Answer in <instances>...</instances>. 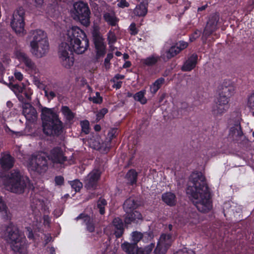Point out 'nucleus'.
I'll return each mask as SVG.
<instances>
[{
    "instance_id": "obj_50",
    "label": "nucleus",
    "mask_w": 254,
    "mask_h": 254,
    "mask_svg": "<svg viewBox=\"0 0 254 254\" xmlns=\"http://www.w3.org/2000/svg\"><path fill=\"white\" fill-rule=\"evenodd\" d=\"M201 34L200 31H195L190 37V42L193 41L195 39L198 38Z\"/></svg>"
},
{
    "instance_id": "obj_55",
    "label": "nucleus",
    "mask_w": 254,
    "mask_h": 254,
    "mask_svg": "<svg viewBox=\"0 0 254 254\" xmlns=\"http://www.w3.org/2000/svg\"><path fill=\"white\" fill-rule=\"evenodd\" d=\"M32 93L33 92L30 89L28 88L26 89L25 95L28 100L31 99V96L32 94Z\"/></svg>"
},
{
    "instance_id": "obj_44",
    "label": "nucleus",
    "mask_w": 254,
    "mask_h": 254,
    "mask_svg": "<svg viewBox=\"0 0 254 254\" xmlns=\"http://www.w3.org/2000/svg\"><path fill=\"white\" fill-rule=\"evenodd\" d=\"M80 125L82 128V131L85 134H88L89 132V122L87 121H83L80 122Z\"/></svg>"
},
{
    "instance_id": "obj_54",
    "label": "nucleus",
    "mask_w": 254,
    "mask_h": 254,
    "mask_svg": "<svg viewBox=\"0 0 254 254\" xmlns=\"http://www.w3.org/2000/svg\"><path fill=\"white\" fill-rule=\"evenodd\" d=\"M14 75L15 77L18 80L21 81L22 80L23 77L22 74L20 72L15 71Z\"/></svg>"
},
{
    "instance_id": "obj_29",
    "label": "nucleus",
    "mask_w": 254,
    "mask_h": 254,
    "mask_svg": "<svg viewBox=\"0 0 254 254\" xmlns=\"http://www.w3.org/2000/svg\"><path fill=\"white\" fill-rule=\"evenodd\" d=\"M146 3H143L140 2V3L137 5L134 10V13L139 16H143L146 15L147 9Z\"/></svg>"
},
{
    "instance_id": "obj_63",
    "label": "nucleus",
    "mask_w": 254,
    "mask_h": 254,
    "mask_svg": "<svg viewBox=\"0 0 254 254\" xmlns=\"http://www.w3.org/2000/svg\"><path fill=\"white\" fill-rule=\"evenodd\" d=\"M4 130H5V131L6 132H8L9 131H10V132H13V131H12V130H11L9 128V127H8L7 125L4 126Z\"/></svg>"
},
{
    "instance_id": "obj_38",
    "label": "nucleus",
    "mask_w": 254,
    "mask_h": 254,
    "mask_svg": "<svg viewBox=\"0 0 254 254\" xmlns=\"http://www.w3.org/2000/svg\"><path fill=\"white\" fill-rule=\"evenodd\" d=\"M143 235L138 232H133L131 233V241L137 245V243L142 238Z\"/></svg>"
},
{
    "instance_id": "obj_18",
    "label": "nucleus",
    "mask_w": 254,
    "mask_h": 254,
    "mask_svg": "<svg viewBox=\"0 0 254 254\" xmlns=\"http://www.w3.org/2000/svg\"><path fill=\"white\" fill-rule=\"evenodd\" d=\"M14 158L8 153H2L0 158V164L1 168L5 170L11 169L14 165Z\"/></svg>"
},
{
    "instance_id": "obj_22",
    "label": "nucleus",
    "mask_w": 254,
    "mask_h": 254,
    "mask_svg": "<svg viewBox=\"0 0 254 254\" xmlns=\"http://www.w3.org/2000/svg\"><path fill=\"white\" fill-rule=\"evenodd\" d=\"M23 114L27 120H30L36 118L37 112L30 104H25L23 107Z\"/></svg>"
},
{
    "instance_id": "obj_20",
    "label": "nucleus",
    "mask_w": 254,
    "mask_h": 254,
    "mask_svg": "<svg viewBox=\"0 0 254 254\" xmlns=\"http://www.w3.org/2000/svg\"><path fill=\"white\" fill-rule=\"evenodd\" d=\"M197 60V56L196 54H192L184 63L182 67L183 71H189L193 69L196 64Z\"/></svg>"
},
{
    "instance_id": "obj_13",
    "label": "nucleus",
    "mask_w": 254,
    "mask_h": 254,
    "mask_svg": "<svg viewBox=\"0 0 254 254\" xmlns=\"http://www.w3.org/2000/svg\"><path fill=\"white\" fill-rule=\"evenodd\" d=\"M19 61L26 66V70L31 74L39 72V69L35 63L25 53L20 52L17 55Z\"/></svg>"
},
{
    "instance_id": "obj_19",
    "label": "nucleus",
    "mask_w": 254,
    "mask_h": 254,
    "mask_svg": "<svg viewBox=\"0 0 254 254\" xmlns=\"http://www.w3.org/2000/svg\"><path fill=\"white\" fill-rule=\"evenodd\" d=\"M242 135L243 132L240 123L239 121H237L230 127L229 136L233 140H238Z\"/></svg>"
},
{
    "instance_id": "obj_43",
    "label": "nucleus",
    "mask_w": 254,
    "mask_h": 254,
    "mask_svg": "<svg viewBox=\"0 0 254 254\" xmlns=\"http://www.w3.org/2000/svg\"><path fill=\"white\" fill-rule=\"evenodd\" d=\"M89 100L96 104H100L102 102L103 99L99 92H96L95 95L90 97Z\"/></svg>"
},
{
    "instance_id": "obj_64",
    "label": "nucleus",
    "mask_w": 254,
    "mask_h": 254,
    "mask_svg": "<svg viewBox=\"0 0 254 254\" xmlns=\"http://www.w3.org/2000/svg\"><path fill=\"white\" fill-rule=\"evenodd\" d=\"M94 129L97 131H100L101 130V127L99 125H96L94 127Z\"/></svg>"
},
{
    "instance_id": "obj_8",
    "label": "nucleus",
    "mask_w": 254,
    "mask_h": 254,
    "mask_svg": "<svg viewBox=\"0 0 254 254\" xmlns=\"http://www.w3.org/2000/svg\"><path fill=\"white\" fill-rule=\"evenodd\" d=\"M45 156V153H41L30 157L27 164L29 170L38 173L45 172L48 169V163Z\"/></svg>"
},
{
    "instance_id": "obj_21",
    "label": "nucleus",
    "mask_w": 254,
    "mask_h": 254,
    "mask_svg": "<svg viewBox=\"0 0 254 254\" xmlns=\"http://www.w3.org/2000/svg\"><path fill=\"white\" fill-rule=\"evenodd\" d=\"M76 219H82L86 226L87 230L90 232H92L94 231L95 227L93 222V220L89 216L84 214H81L76 218Z\"/></svg>"
},
{
    "instance_id": "obj_7",
    "label": "nucleus",
    "mask_w": 254,
    "mask_h": 254,
    "mask_svg": "<svg viewBox=\"0 0 254 254\" xmlns=\"http://www.w3.org/2000/svg\"><path fill=\"white\" fill-rule=\"evenodd\" d=\"M90 10L87 4L82 1L75 2L71 10V16L76 21L88 26L90 24Z\"/></svg>"
},
{
    "instance_id": "obj_23",
    "label": "nucleus",
    "mask_w": 254,
    "mask_h": 254,
    "mask_svg": "<svg viewBox=\"0 0 254 254\" xmlns=\"http://www.w3.org/2000/svg\"><path fill=\"white\" fill-rule=\"evenodd\" d=\"M103 17L105 21L112 26H116L119 21V19L112 11L105 12Z\"/></svg>"
},
{
    "instance_id": "obj_53",
    "label": "nucleus",
    "mask_w": 254,
    "mask_h": 254,
    "mask_svg": "<svg viewBox=\"0 0 254 254\" xmlns=\"http://www.w3.org/2000/svg\"><path fill=\"white\" fill-rule=\"evenodd\" d=\"M55 181L57 185H61L64 182V178L62 176H57L55 178Z\"/></svg>"
},
{
    "instance_id": "obj_9",
    "label": "nucleus",
    "mask_w": 254,
    "mask_h": 254,
    "mask_svg": "<svg viewBox=\"0 0 254 254\" xmlns=\"http://www.w3.org/2000/svg\"><path fill=\"white\" fill-rule=\"evenodd\" d=\"M136 203L132 198H129L126 200L124 204V208L126 212L127 215L125 219V222L127 224L135 221L137 219L142 218V215L137 211H133L136 207Z\"/></svg>"
},
{
    "instance_id": "obj_26",
    "label": "nucleus",
    "mask_w": 254,
    "mask_h": 254,
    "mask_svg": "<svg viewBox=\"0 0 254 254\" xmlns=\"http://www.w3.org/2000/svg\"><path fill=\"white\" fill-rule=\"evenodd\" d=\"M162 198L163 201L168 205L173 206L176 204V196L172 192H168L163 194Z\"/></svg>"
},
{
    "instance_id": "obj_57",
    "label": "nucleus",
    "mask_w": 254,
    "mask_h": 254,
    "mask_svg": "<svg viewBox=\"0 0 254 254\" xmlns=\"http://www.w3.org/2000/svg\"><path fill=\"white\" fill-rule=\"evenodd\" d=\"M62 210L61 209L59 210H55L53 213L57 217H59L62 214Z\"/></svg>"
},
{
    "instance_id": "obj_59",
    "label": "nucleus",
    "mask_w": 254,
    "mask_h": 254,
    "mask_svg": "<svg viewBox=\"0 0 254 254\" xmlns=\"http://www.w3.org/2000/svg\"><path fill=\"white\" fill-rule=\"evenodd\" d=\"M207 7V4H205V5H203V6H200V7H199L197 8V11H198V12H199V11H203V10H204L206 8V7Z\"/></svg>"
},
{
    "instance_id": "obj_42",
    "label": "nucleus",
    "mask_w": 254,
    "mask_h": 254,
    "mask_svg": "<svg viewBox=\"0 0 254 254\" xmlns=\"http://www.w3.org/2000/svg\"><path fill=\"white\" fill-rule=\"evenodd\" d=\"M107 205V202L105 199L100 198L97 203V206L100 209V213L103 214L105 212L104 207Z\"/></svg>"
},
{
    "instance_id": "obj_46",
    "label": "nucleus",
    "mask_w": 254,
    "mask_h": 254,
    "mask_svg": "<svg viewBox=\"0 0 254 254\" xmlns=\"http://www.w3.org/2000/svg\"><path fill=\"white\" fill-rule=\"evenodd\" d=\"M108 112V110L106 108H103L100 110L97 114V120H100L101 119L104 115Z\"/></svg>"
},
{
    "instance_id": "obj_62",
    "label": "nucleus",
    "mask_w": 254,
    "mask_h": 254,
    "mask_svg": "<svg viewBox=\"0 0 254 254\" xmlns=\"http://www.w3.org/2000/svg\"><path fill=\"white\" fill-rule=\"evenodd\" d=\"M122 82H118L116 84H115L114 87L117 89H119L121 87Z\"/></svg>"
},
{
    "instance_id": "obj_16",
    "label": "nucleus",
    "mask_w": 254,
    "mask_h": 254,
    "mask_svg": "<svg viewBox=\"0 0 254 254\" xmlns=\"http://www.w3.org/2000/svg\"><path fill=\"white\" fill-rule=\"evenodd\" d=\"M218 20L219 17L216 14L213 15L209 18L204 30V36L207 37L216 30Z\"/></svg>"
},
{
    "instance_id": "obj_52",
    "label": "nucleus",
    "mask_w": 254,
    "mask_h": 254,
    "mask_svg": "<svg viewBox=\"0 0 254 254\" xmlns=\"http://www.w3.org/2000/svg\"><path fill=\"white\" fill-rule=\"evenodd\" d=\"M129 30L130 34L132 35H135L137 33L138 31L136 28L135 24L134 23H131L129 26Z\"/></svg>"
},
{
    "instance_id": "obj_56",
    "label": "nucleus",
    "mask_w": 254,
    "mask_h": 254,
    "mask_svg": "<svg viewBox=\"0 0 254 254\" xmlns=\"http://www.w3.org/2000/svg\"><path fill=\"white\" fill-rule=\"evenodd\" d=\"M35 5L37 7H40L42 6L44 3V0H33Z\"/></svg>"
},
{
    "instance_id": "obj_17",
    "label": "nucleus",
    "mask_w": 254,
    "mask_h": 254,
    "mask_svg": "<svg viewBox=\"0 0 254 254\" xmlns=\"http://www.w3.org/2000/svg\"><path fill=\"white\" fill-rule=\"evenodd\" d=\"M100 174V172L98 170H94L91 172L85 179V186L88 189L93 188L98 181Z\"/></svg>"
},
{
    "instance_id": "obj_35",
    "label": "nucleus",
    "mask_w": 254,
    "mask_h": 254,
    "mask_svg": "<svg viewBox=\"0 0 254 254\" xmlns=\"http://www.w3.org/2000/svg\"><path fill=\"white\" fill-rule=\"evenodd\" d=\"M235 88L233 86H229L227 87H225L223 88L222 92L220 94V95H222L223 96H226L229 98L230 96H231L235 92Z\"/></svg>"
},
{
    "instance_id": "obj_5",
    "label": "nucleus",
    "mask_w": 254,
    "mask_h": 254,
    "mask_svg": "<svg viewBox=\"0 0 254 254\" xmlns=\"http://www.w3.org/2000/svg\"><path fill=\"white\" fill-rule=\"evenodd\" d=\"M42 119L44 133L47 135L56 134L62 128V123L58 116L53 111L44 108L42 111Z\"/></svg>"
},
{
    "instance_id": "obj_10",
    "label": "nucleus",
    "mask_w": 254,
    "mask_h": 254,
    "mask_svg": "<svg viewBox=\"0 0 254 254\" xmlns=\"http://www.w3.org/2000/svg\"><path fill=\"white\" fill-rule=\"evenodd\" d=\"M24 11L22 8H19L15 11L11 21V26L17 34L23 35L25 33Z\"/></svg>"
},
{
    "instance_id": "obj_33",
    "label": "nucleus",
    "mask_w": 254,
    "mask_h": 254,
    "mask_svg": "<svg viewBox=\"0 0 254 254\" xmlns=\"http://www.w3.org/2000/svg\"><path fill=\"white\" fill-rule=\"evenodd\" d=\"M179 53V49L176 45H175L172 46L171 48L166 52V55H163L162 56L166 57L168 59H170L178 54Z\"/></svg>"
},
{
    "instance_id": "obj_6",
    "label": "nucleus",
    "mask_w": 254,
    "mask_h": 254,
    "mask_svg": "<svg viewBox=\"0 0 254 254\" xmlns=\"http://www.w3.org/2000/svg\"><path fill=\"white\" fill-rule=\"evenodd\" d=\"M4 239L15 253L21 254L25 252V238L16 226L10 225L7 228Z\"/></svg>"
},
{
    "instance_id": "obj_39",
    "label": "nucleus",
    "mask_w": 254,
    "mask_h": 254,
    "mask_svg": "<svg viewBox=\"0 0 254 254\" xmlns=\"http://www.w3.org/2000/svg\"><path fill=\"white\" fill-rule=\"evenodd\" d=\"M45 95L48 98V99L51 100L55 97L57 95H59L58 90L55 89L54 90H45Z\"/></svg>"
},
{
    "instance_id": "obj_34",
    "label": "nucleus",
    "mask_w": 254,
    "mask_h": 254,
    "mask_svg": "<svg viewBox=\"0 0 254 254\" xmlns=\"http://www.w3.org/2000/svg\"><path fill=\"white\" fill-rule=\"evenodd\" d=\"M126 178L129 183L135 184L136 182L137 173L134 170H129L126 175Z\"/></svg>"
},
{
    "instance_id": "obj_25",
    "label": "nucleus",
    "mask_w": 254,
    "mask_h": 254,
    "mask_svg": "<svg viewBox=\"0 0 254 254\" xmlns=\"http://www.w3.org/2000/svg\"><path fill=\"white\" fill-rule=\"evenodd\" d=\"M122 250L128 254H134L135 252L137 253V245L135 243L130 244L125 242L121 245Z\"/></svg>"
},
{
    "instance_id": "obj_4",
    "label": "nucleus",
    "mask_w": 254,
    "mask_h": 254,
    "mask_svg": "<svg viewBox=\"0 0 254 254\" xmlns=\"http://www.w3.org/2000/svg\"><path fill=\"white\" fill-rule=\"evenodd\" d=\"M3 185L8 190L18 194L24 192L26 188L29 189L33 188L29 179L21 176L18 171H16L11 172L4 179Z\"/></svg>"
},
{
    "instance_id": "obj_12",
    "label": "nucleus",
    "mask_w": 254,
    "mask_h": 254,
    "mask_svg": "<svg viewBox=\"0 0 254 254\" xmlns=\"http://www.w3.org/2000/svg\"><path fill=\"white\" fill-rule=\"evenodd\" d=\"M229 100L226 96L219 95L216 106L213 108V114L216 116L221 115L229 108Z\"/></svg>"
},
{
    "instance_id": "obj_30",
    "label": "nucleus",
    "mask_w": 254,
    "mask_h": 254,
    "mask_svg": "<svg viewBox=\"0 0 254 254\" xmlns=\"http://www.w3.org/2000/svg\"><path fill=\"white\" fill-rule=\"evenodd\" d=\"M160 60V57L156 55H152L145 59H142V64L150 66L155 64Z\"/></svg>"
},
{
    "instance_id": "obj_36",
    "label": "nucleus",
    "mask_w": 254,
    "mask_h": 254,
    "mask_svg": "<svg viewBox=\"0 0 254 254\" xmlns=\"http://www.w3.org/2000/svg\"><path fill=\"white\" fill-rule=\"evenodd\" d=\"M154 248V244L151 243L144 249L139 248L137 250L136 254H149Z\"/></svg>"
},
{
    "instance_id": "obj_49",
    "label": "nucleus",
    "mask_w": 254,
    "mask_h": 254,
    "mask_svg": "<svg viewBox=\"0 0 254 254\" xmlns=\"http://www.w3.org/2000/svg\"><path fill=\"white\" fill-rule=\"evenodd\" d=\"M113 54L110 53L107 55V57L105 58L104 61V64L106 68H108L109 67L110 61L113 58Z\"/></svg>"
},
{
    "instance_id": "obj_31",
    "label": "nucleus",
    "mask_w": 254,
    "mask_h": 254,
    "mask_svg": "<svg viewBox=\"0 0 254 254\" xmlns=\"http://www.w3.org/2000/svg\"><path fill=\"white\" fill-rule=\"evenodd\" d=\"M61 112L64 118L68 122L72 121L74 118L75 114L67 106H63L61 108Z\"/></svg>"
},
{
    "instance_id": "obj_15",
    "label": "nucleus",
    "mask_w": 254,
    "mask_h": 254,
    "mask_svg": "<svg viewBox=\"0 0 254 254\" xmlns=\"http://www.w3.org/2000/svg\"><path fill=\"white\" fill-rule=\"evenodd\" d=\"M47 157L53 163L62 164L65 160L63 151L58 147L53 148L47 155Z\"/></svg>"
},
{
    "instance_id": "obj_24",
    "label": "nucleus",
    "mask_w": 254,
    "mask_h": 254,
    "mask_svg": "<svg viewBox=\"0 0 254 254\" xmlns=\"http://www.w3.org/2000/svg\"><path fill=\"white\" fill-rule=\"evenodd\" d=\"M113 224L116 229L115 232L116 237L120 238L124 231V224L122 220L120 218H116L113 221Z\"/></svg>"
},
{
    "instance_id": "obj_11",
    "label": "nucleus",
    "mask_w": 254,
    "mask_h": 254,
    "mask_svg": "<svg viewBox=\"0 0 254 254\" xmlns=\"http://www.w3.org/2000/svg\"><path fill=\"white\" fill-rule=\"evenodd\" d=\"M173 241V238L170 234L161 235L154 251V254H166Z\"/></svg>"
},
{
    "instance_id": "obj_32",
    "label": "nucleus",
    "mask_w": 254,
    "mask_h": 254,
    "mask_svg": "<svg viewBox=\"0 0 254 254\" xmlns=\"http://www.w3.org/2000/svg\"><path fill=\"white\" fill-rule=\"evenodd\" d=\"M146 94L145 90H142L139 92H137L133 95L134 99L140 103L141 104H145L147 103V100L145 96Z\"/></svg>"
},
{
    "instance_id": "obj_61",
    "label": "nucleus",
    "mask_w": 254,
    "mask_h": 254,
    "mask_svg": "<svg viewBox=\"0 0 254 254\" xmlns=\"http://www.w3.org/2000/svg\"><path fill=\"white\" fill-rule=\"evenodd\" d=\"M125 76L124 75H121V74H117L115 75V78H116L117 79H123L124 78Z\"/></svg>"
},
{
    "instance_id": "obj_37",
    "label": "nucleus",
    "mask_w": 254,
    "mask_h": 254,
    "mask_svg": "<svg viewBox=\"0 0 254 254\" xmlns=\"http://www.w3.org/2000/svg\"><path fill=\"white\" fill-rule=\"evenodd\" d=\"M0 213L3 217L6 218L8 217L7 207L3 201L1 197H0Z\"/></svg>"
},
{
    "instance_id": "obj_3",
    "label": "nucleus",
    "mask_w": 254,
    "mask_h": 254,
    "mask_svg": "<svg viewBox=\"0 0 254 254\" xmlns=\"http://www.w3.org/2000/svg\"><path fill=\"white\" fill-rule=\"evenodd\" d=\"M30 52L37 58H42L49 52V43L46 33L41 30H32L30 33Z\"/></svg>"
},
{
    "instance_id": "obj_1",
    "label": "nucleus",
    "mask_w": 254,
    "mask_h": 254,
    "mask_svg": "<svg viewBox=\"0 0 254 254\" xmlns=\"http://www.w3.org/2000/svg\"><path fill=\"white\" fill-rule=\"evenodd\" d=\"M89 46L85 33L79 28L73 26L68 29L63 41L59 46L58 55L63 66L70 68L73 64L74 58L69 52L77 54L83 53Z\"/></svg>"
},
{
    "instance_id": "obj_60",
    "label": "nucleus",
    "mask_w": 254,
    "mask_h": 254,
    "mask_svg": "<svg viewBox=\"0 0 254 254\" xmlns=\"http://www.w3.org/2000/svg\"><path fill=\"white\" fill-rule=\"evenodd\" d=\"M131 65V64L129 62H126L123 65L124 68L129 67Z\"/></svg>"
},
{
    "instance_id": "obj_48",
    "label": "nucleus",
    "mask_w": 254,
    "mask_h": 254,
    "mask_svg": "<svg viewBox=\"0 0 254 254\" xmlns=\"http://www.w3.org/2000/svg\"><path fill=\"white\" fill-rule=\"evenodd\" d=\"M175 254H195L194 252L191 250H188L187 248H184L182 250L177 252Z\"/></svg>"
},
{
    "instance_id": "obj_58",
    "label": "nucleus",
    "mask_w": 254,
    "mask_h": 254,
    "mask_svg": "<svg viewBox=\"0 0 254 254\" xmlns=\"http://www.w3.org/2000/svg\"><path fill=\"white\" fill-rule=\"evenodd\" d=\"M116 132V130L115 129H113L111 132L109 133L108 135L109 136V137L111 139L114 137V134Z\"/></svg>"
},
{
    "instance_id": "obj_14",
    "label": "nucleus",
    "mask_w": 254,
    "mask_h": 254,
    "mask_svg": "<svg viewBox=\"0 0 254 254\" xmlns=\"http://www.w3.org/2000/svg\"><path fill=\"white\" fill-rule=\"evenodd\" d=\"M94 42L95 47L96 58H100L104 56L106 53V44L102 36L96 34L94 35Z\"/></svg>"
},
{
    "instance_id": "obj_41",
    "label": "nucleus",
    "mask_w": 254,
    "mask_h": 254,
    "mask_svg": "<svg viewBox=\"0 0 254 254\" xmlns=\"http://www.w3.org/2000/svg\"><path fill=\"white\" fill-rule=\"evenodd\" d=\"M70 184L75 191H78L82 187V184L78 180H74L70 182Z\"/></svg>"
},
{
    "instance_id": "obj_28",
    "label": "nucleus",
    "mask_w": 254,
    "mask_h": 254,
    "mask_svg": "<svg viewBox=\"0 0 254 254\" xmlns=\"http://www.w3.org/2000/svg\"><path fill=\"white\" fill-rule=\"evenodd\" d=\"M165 79L161 77L157 79L150 86V91L153 95L155 94L164 84Z\"/></svg>"
},
{
    "instance_id": "obj_40",
    "label": "nucleus",
    "mask_w": 254,
    "mask_h": 254,
    "mask_svg": "<svg viewBox=\"0 0 254 254\" xmlns=\"http://www.w3.org/2000/svg\"><path fill=\"white\" fill-rule=\"evenodd\" d=\"M108 41L110 47H112V45L117 41V38L115 34L111 30H110L108 33Z\"/></svg>"
},
{
    "instance_id": "obj_27",
    "label": "nucleus",
    "mask_w": 254,
    "mask_h": 254,
    "mask_svg": "<svg viewBox=\"0 0 254 254\" xmlns=\"http://www.w3.org/2000/svg\"><path fill=\"white\" fill-rule=\"evenodd\" d=\"M246 107L254 116V91L248 95L246 100Z\"/></svg>"
},
{
    "instance_id": "obj_51",
    "label": "nucleus",
    "mask_w": 254,
    "mask_h": 254,
    "mask_svg": "<svg viewBox=\"0 0 254 254\" xmlns=\"http://www.w3.org/2000/svg\"><path fill=\"white\" fill-rule=\"evenodd\" d=\"M117 5L119 7L124 8L125 7H128L129 4L126 0H118Z\"/></svg>"
},
{
    "instance_id": "obj_45",
    "label": "nucleus",
    "mask_w": 254,
    "mask_h": 254,
    "mask_svg": "<svg viewBox=\"0 0 254 254\" xmlns=\"http://www.w3.org/2000/svg\"><path fill=\"white\" fill-rule=\"evenodd\" d=\"M176 45L179 49L180 52L182 50L186 49L188 46V44L184 41H180L177 43Z\"/></svg>"
},
{
    "instance_id": "obj_2",
    "label": "nucleus",
    "mask_w": 254,
    "mask_h": 254,
    "mask_svg": "<svg viewBox=\"0 0 254 254\" xmlns=\"http://www.w3.org/2000/svg\"><path fill=\"white\" fill-rule=\"evenodd\" d=\"M187 193L198 211L206 213L212 207L210 190L201 173H192L190 177Z\"/></svg>"
},
{
    "instance_id": "obj_47",
    "label": "nucleus",
    "mask_w": 254,
    "mask_h": 254,
    "mask_svg": "<svg viewBox=\"0 0 254 254\" xmlns=\"http://www.w3.org/2000/svg\"><path fill=\"white\" fill-rule=\"evenodd\" d=\"M44 211H45V214L49 213V207L46 206L45 207H44ZM44 221L45 224H49L50 223V218L48 216V215H46V214L44 215Z\"/></svg>"
}]
</instances>
